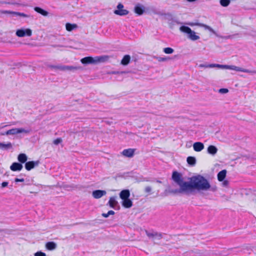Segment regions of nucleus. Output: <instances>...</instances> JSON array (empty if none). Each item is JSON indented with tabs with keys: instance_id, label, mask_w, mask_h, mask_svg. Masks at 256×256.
<instances>
[{
	"instance_id": "f8f14e48",
	"label": "nucleus",
	"mask_w": 256,
	"mask_h": 256,
	"mask_svg": "<svg viewBox=\"0 0 256 256\" xmlns=\"http://www.w3.org/2000/svg\"><path fill=\"white\" fill-rule=\"evenodd\" d=\"M116 197L112 196L110 197L109 201L107 204L109 205V206L114 209H119L120 208V206L118 205V202L116 200Z\"/></svg>"
},
{
	"instance_id": "5701e85b",
	"label": "nucleus",
	"mask_w": 256,
	"mask_h": 256,
	"mask_svg": "<svg viewBox=\"0 0 256 256\" xmlns=\"http://www.w3.org/2000/svg\"><path fill=\"white\" fill-rule=\"evenodd\" d=\"M130 58H131L130 55H124L121 60L120 64L124 66H127L130 63Z\"/></svg>"
},
{
	"instance_id": "c03bdc74",
	"label": "nucleus",
	"mask_w": 256,
	"mask_h": 256,
	"mask_svg": "<svg viewBox=\"0 0 256 256\" xmlns=\"http://www.w3.org/2000/svg\"><path fill=\"white\" fill-rule=\"evenodd\" d=\"M24 180L23 178H16L14 179V182H24Z\"/></svg>"
},
{
	"instance_id": "3c124183",
	"label": "nucleus",
	"mask_w": 256,
	"mask_h": 256,
	"mask_svg": "<svg viewBox=\"0 0 256 256\" xmlns=\"http://www.w3.org/2000/svg\"><path fill=\"white\" fill-rule=\"evenodd\" d=\"M0 4H14V3H12V2H0Z\"/></svg>"
},
{
	"instance_id": "dca6fc26",
	"label": "nucleus",
	"mask_w": 256,
	"mask_h": 256,
	"mask_svg": "<svg viewBox=\"0 0 256 256\" xmlns=\"http://www.w3.org/2000/svg\"><path fill=\"white\" fill-rule=\"evenodd\" d=\"M2 13L4 14H12L15 16H20L24 18H28L30 16L29 15L25 14L22 12H12L10 10H2Z\"/></svg>"
},
{
	"instance_id": "7c9ffc66",
	"label": "nucleus",
	"mask_w": 256,
	"mask_h": 256,
	"mask_svg": "<svg viewBox=\"0 0 256 256\" xmlns=\"http://www.w3.org/2000/svg\"><path fill=\"white\" fill-rule=\"evenodd\" d=\"M209 66L211 68H222V69H224V68L226 69V67H228V65L215 64H210Z\"/></svg>"
},
{
	"instance_id": "c9c22d12",
	"label": "nucleus",
	"mask_w": 256,
	"mask_h": 256,
	"mask_svg": "<svg viewBox=\"0 0 256 256\" xmlns=\"http://www.w3.org/2000/svg\"><path fill=\"white\" fill-rule=\"evenodd\" d=\"M239 67L235 66H228V67H226V69H230L232 70H234L237 71L238 70Z\"/></svg>"
},
{
	"instance_id": "a211bd4d",
	"label": "nucleus",
	"mask_w": 256,
	"mask_h": 256,
	"mask_svg": "<svg viewBox=\"0 0 256 256\" xmlns=\"http://www.w3.org/2000/svg\"><path fill=\"white\" fill-rule=\"evenodd\" d=\"M23 166L22 164L14 162L10 166V169L14 172L20 171L22 170Z\"/></svg>"
},
{
	"instance_id": "cd10ccee",
	"label": "nucleus",
	"mask_w": 256,
	"mask_h": 256,
	"mask_svg": "<svg viewBox=\"0 0 256 256\" xmlns=\"http://www.w3.org/2000/svg\"><path fill=\"white\" fill-rule=\"evenodd\" d=\"M27 159V156L25 154H20L18 156V160L20 164L26 162Z\"/></svg>"
},
{
	"instance_id": "c756f323",
	"label": "nucleus",
	"mask_w": 256,
	"mask_h": 256,
	"mask_svg": "<svg viewBox=\"0 0 256 256\" xmlns=\"http://www.w3.org/2000/svg\"><path fill=\"white\" fill-rule=\"evenodd\" d=\"M66 30L70 32V31L74 29L75 28H76L77 25L76 24H71L70 23H67L66 24Z\"/></svg>"
},
{
	"instance_id": "864d4df0",
	"label": "nucleus",
	"mask_w": 256,
	"mask_h": 256,
	"mask_svg": "<svg viewBox=\"0 0 256 256\" xmlns=\"http://www.w3.org/2000/svg\"><path fill=\"white\" fill-rule=\"evenodd\" d=\"M245 68H238V72H244V70Z\"/></svg>"
},
{
	"instance_id": "49530a36",
	"label": "nucleus",
	"mask_w": 256,
	"mask_h": 256,
	"mask_svg": "<svg viewBox=\"0 0 256 256\" xmlns=\"http://www.w3.org/2000/svg\"><path fill=\"white\" fill-rule=\"evenodd\" d=\"M126 72H124V71H122V72H118V71H117V72H112V74H126Z\"/></svg>"
},
{
	"instance_id": "bf43d9fd",
	"label": "nucleus",
	"mask_w": 256,
	"mask_h": 256,
	"mask_svg": "<svg viewBox=\"0 0 256 256\" xmlns=\"http://www.w3.org/2000/svg\"><path fill=\"white\" fill-rule=\"evenodd\" d=\"M156 182H158V183H162V182L160 180H157Z\"/></svg>"
},
{
	"instance_id": "6ab92c4d",
	"label": "nucleus",
	"mask_w": 256,
	"mask_h": 256,
	"mask_svg": "<svg viewBox=\"0 0 256 256\" xmlns=\"http://www.w3.org/2000/svg\"><path fill=\"white\" fill-rule=\"evenodd\" d=\"M204 147V144L201 142H196L193 144L194 150L197 152L202 151Z\"/></svg>"
},
{
	"instance_id": "13d9d810",
	"label": "nucleus",
	"mask_w": 256,
	"mask_h": 256,
	"mask_svg": "<svg viewBox=\"0 0 256 256\" xmlns=\"http://www.w3.org/2000/svg\"><path fill=\"white\" fill-rule=\"evenodd\" d=\"M252 35L256 37V32H254V34H252Z\"/></svg>"
},
{
	"instance_id": "37998d69",
	"label": "nucleus",
	"mask_w": 256,
	"mask_h": 256,
	"mask_svg": "<svg viewBox=\"0 0 256 256\" xmlns=\"http://www.w3.org/2000/svg\"><path fill=\"white\" fill-rule=\"evenodd\" d=\"M244 72H246L248 74H256V70H251L248 69H245L244 70Z\"/></svg>"
},
{
	"instance_id": "20e7f679",
	"label": "nucleus",
	"mask_w": 256,
	"mask_h": 256,
	"mask_svg": "<svg viewBox=\"0 0 256 256\" xmlns=\"http://www.w3.org/2000/svg\"><path fill=\"white\" fill-rule=\"evenodd\" d=\"M48 66L50 68L59 70L62 71H73L78 69L77 67L72 66L48 64Z\"/></svg>"
},
{
	"instance_id": "bb28decb",
	"label": "nucleus",
	"mask_w": 256,
	"mask_h": 256,
	"mask_svg": "<svg viewBox=\"0 0 256 256\" xmlns=\"http://www.w3.org/2000/svg\"><path fill=\"white\" fill-rule=\"evenodd\" d=\"M34 10L36 12L41 14L44 16H47L48 14V12L47 11L45 10H44L42 8L40 7L36 6L34 8Z\"/></svg>"
},
{
	"instance_id": "8fccbe9b",
	"label": "nucleus",
	"mask_w": 256,
	"mask_h": 256,
	"mask_svg": "<svg viewBox=\"0 0 256 256\" xmlns=\"http://www.w3.org/2000/svg\"><path fill=\"white\" fill-rule=\"evenodd\" d=\"M114 212L112 210H109L108 212V216L110 215H114Z\"/></svg>"
},
{
	"instance_id": "de8ad7c7",
	"label": "nucleus",
	"mask_w": 256,
	"mask_h": 256,
	"mask_svg": "<svg viewBox=\"0 0 256 256\" xmlns=\"http://www.w3.org/2000/svg\"><path fill=\"white\" fill-rule=\"evenodd\" d=\"M8 185V182H4L2 184V188H4V187Z\"/></svg>"
},
{
	"instance_id": "a18cd8bd",
	"label": "nucleus",
	"mask_w": 256,
	"mask_h": 256,
	"mask_svg": "<svg viewBox=\"0 0 256 256\" xmlns=\"http://www.w3.org/2000/svg\"><path fill=\"white\" fill-rule=\"evenodd\" d=\"M166 13H165V12H160V11H159L158 13V16H164V18L165 17V14H166Z\"/></svg>"
},
{
	"instance_id": "ddd939ff",
	"label": "nucleus",
	"mask_w": 256,
	"mask_h": 256,
	"mask_svg": "<svg viewBox=\"0 0 256 256\" xmlns=\"http://www.w3.org/2000/svg\"><path fill=\"white\" fill-rule=\"evenodd\" d=\"M40 164L38 160L36 161H29L26 162L25 164V168L28 170H30L34 168V167L38 166Z\"/></svg>"
},
{
	"instance_id": "052dcab7",
	"label": "nucleus",
	"mask_w": 256,
	"mask_h": 256,
	"mask_svg": "<svg viewBox=\"0 0 256 256\" xmlns=\"http://www.w3.org/2000/svg\"><path fill=\"white\" fill-rule=\"evenodd\" d=\"M212 191H214V190H215V189H214V188H212Z\"/></svg>"
},
{
	"instance_id": "6e6d98bb",
	"label": "nucleus",
	"mask_w": 256,
	"mask_h": 256,
	"mask_svg": "<svg viewBox=\"0 0 256 256\" xmlns=\"http://www.w3.org/2000/svg\"><path fill=\"white\" fill-rule=\"evenodd\" d=\"M228 184V180H224V182H223V184H224V186H227V185Z\"/></svg>"
},
{
	"instance_id": "f3484780",
	"label": "nucleus",
	"mask_w": 256,
	"mask_h": 256,
	"mask_svg": "<svg viewBox=\"0 0 256 256\" xmlns=\"http://www.w3.org/2000/svg\"><path fill=\"white\" fill-rule=\"evenodd\" d=\"M135 150H136L134 148L124 149L123 150L122 154L126 157L132 158L134 156Z\"/></svg>"
},
{
	"instance_id": "39448f33",
	"label": "nucleus",
	"mask_w": 256,
	"mask_h": 256,
	"mask_svg": "<svg viewBox=\"0 0 256 256\" xmlns=\"http://www.w3.org/2000/svg\"><path fill=\"white\" fill-rule=\"evenodd\" d=\"M30 132V129H24L23 128H14L6 132V135H14L21 133L28 134Z\"/></svg>"
},
{
	"instance_id": "f03ea898",
	"label": "nucleus",
	"mask_w": 256,
	"mask_h": 256,
	"mask_svg": "<svg viewBox=\"0 0 256 256\" xmlns=\"http://www.w3.org/2000/svg\"><path fill=\"white\" fill-rule=\"evenodd\" d=\"M108 56H96L94 58L86 56L82 58L80 62L84 64H95L98 62H104L108 60Z\"/></svg>"
},
{
	"instance_id": "2f4dec72",
	"label": "nucleus",
	"mask_w": 256,
	"mask_h": 256,
	"mask_svg": "<svg viewBox=\"0 0 256 256\" xmlns=\"http://www.w3.org/2000/svg\"><path fill=\"white\" fill-rule=\"evenodd\" d=\"M230 2V0H220V2L222 6L224 7L228 6Z\"/></svg>"
},
{
	"instance_id": "4c0bfd02",
	"label": "nucleus",
	"mask_w": 256,
	"mask_h": 256,
	"mask_svg": "<svg viewBox=\"0 0 256 256\" xmlns=\"http://www.w3.org/2000/svg\"><path fill=\"white\" fill-rule=\"evenodd\" d=\"M218 92L220 94H226L228 92V88H220L218 90Z\"/></svg>"
},
{
	"instance_id": "6e6552de",
	"label": "nucleus",
	"mask_w": 256,
	"mask_h": 256,
	"mask_svg": "<svg viewBox=\"0 0 256 256\" xmlns=\"http://www.w3.org/2000/svg\"><path fill=\"white\" fill-rule=\"evenodd\" d=\"M124 5L122 3H119L116 6V10L114 11V13L115 14L118 15L120 16H124L128 14L129 11L124 9Z\"/></svg>"
},
{
	"instance_id": "58836bf2",
	"label": "nucleus",
	"mask_w": 256,
	"mask_h": 256,
	"mask_svg": "<svg viewBox=\"0 0 256 256\" xmlns=\"http://www.w3.org/2000/svg\"><path fill=\"white\" fill-rule=\"evenodd\" d=\"M62 142V139L61 138H58L54 140L53 143L56 145H58Z\"/></svg>"
},
{
	"instance_id": "473e14b6",
	"label": "nucleus",
	"mask_w": 256,
	"mask_h": 256,
	"mask_svg": "<svg viewBox=\"0 0 256 256\" xmlns=\"http://www.w3.org/2000/svg\"><path fill=\"white\" fill-rule=\"evenodd\" d=\"M187 24H188L189 26H194V25L200 26H202L204 28L208 30V28L210 27V26H207V25H206L205 24H194L192 23V22H188V23H187Z\"/></svg>"
},
{
	"instance_id": "aec40b11",
	"label": "nucleus",
	"mask_w": 256,
	"mask_h": 256,
	"mask_svg": "<svg viewBox=\"0 0 256 256\" xmlns=\"http://www.w3.org/2000/svg\"><path fill=\"white\" fill-rule=\"evenodd\" d=\"M130 196V192L128 190H122L120 193V197L122 200L129 198Z\"/></svg>"
},
{
	"instance_id": "0eeeda50",
	"label": "nucleus",
	"mask_w": 256,
	"mask_h": 256,
	"mask_svg": "<svg viewBox=\"0 0 256 256\" xmlns=\"http://www.w3.org/2000/svg\"><path fill=\"white\" fill-rule=\"evenodd\" d=\"M164 20H166L168 22V25L170 28H172L176 24H180V22H178L173 16L172 14L170 12H167L165 14Z\"/></svg>"
},
{
	"instance_id": "a19ab883",
	"label": "nucleus",
	"mask_w": 256,
	"mask_h": 256,
	"mask_svg": "<svg viewBox=\"0 0 256 256\" xmlns=\"http://www.w3.org/2000/svg\"><path fill=\"white\" fill-rule=\"evenodd\" d=\"M34 256H46V254L45 253L40 251L36 252L34 254Z\"/></svg>"
},
{
	"instance_id": "c85d7f7f",
	"label": "nucleus",
	"mask_w": 256,
	"mask_h": 256,
	"mask_svg": "<svg viewBox=\"0 0 256 256\" xmlns=\"http://www.w3.org/2000/svg\"><path fill=\"white\" fill-rule=\"evenodd\" d=\"M12 144L10 142H8L7 144H4L2 142H0V149H2L4 150H8L9 149L12 148Z\"/></svg>"
},
{
	"instance_id": "5fc2aeb1",
	"label": "nucleus",
	"mask_w": 256,
	"mask_h": 256,
	"mask_svg": "<svg viewBox=\"0 0 256 256\" xmlns=\"http://www.w3.org/2000/svg\"><path fill=\"white\" fill-rule=\"evenodd\" d=\"M102 216L104 218H108V213H106V214L103 213V214H102Z\"/></svg>"
},
{
	"instance_id": "423d86ee",
	"label": "nucleus",
	"mask_w": 256,
	"mask_h": 256,
	"mask_svg": "<svg viewBox=\"0 0 256 256\" xmlns=\"http://www.w3.org/2000/svg\"><path fill=\"white\" fill-rule=\"evenodd\" d=\"M172 180L178 186H182L185 182L183 180L182 174L177 171H174L172 172Z\"/></svg>"
},
{
	"instance_id": "a878e982",
	"label": "nucleus",
	"mask_w": 256,
	"mask_h": 256,
	"mask_svg": "<svg viewBox=\"0 0 256 256\" xmlns=\"http://www.w3.org/2000/svg\"><path fill=\"white\" fill-rule=\"evenodd\" d=\"M186 161L190 166H194L196 165V160L195 157L189 156L187 158Z\"/></svg>"
},
{
	"instance_id": "b1692460",
	"label": "nucleus",
	"mask_w": 256,
	"mask_h": 256,
	"mask_svg": "<svg viewBox=\"0 0 256 256\" xmlns=\"http://www.w3.org/2000/svg\"><path fill=\"white\" fill-rule=\"evenodd\" d=\"M122 206L125 208H130L132 206V201L129 198H126L122 200Z\"/></svg>"
},
{
	"instance_id": "1a4fd4ad",
	"label": "nucleus",
	"mask_w": 256,
	"mask_h": 256,
	"mask_svg": "<svg viewBox=\"0 0 256 256\" xmlns=\"http://www.w3.org/2000/svg\"><path fill=\"white\" fill-rule=\"evenodd\" d=\"M16 34L18 37L30 36L32 34V31L30 28H20L16 31Z\"/></svg>"
},
{
	"instance_id": "680f3d73",
	"label": "nucleus",
	"mask_w": 256,
	"mask_h": 256,
	"mask_svg": "<svg viewBox=\"0 0 256 256\" xmlns=\"http://www.w3.org/2000/svg\"><path fill=\"white\" fill-rule=\"evenodd\" d=\"M6 126H2V128H4V127H6Z\"/></svg>"
},
{
	"instance_id": "9d476101",
	"label": "nucleus",
	"mask_w": 256,
	"mask_h": 256,
	"mask_svg": "<svg viewBox=\"0 0 256 256\" xmlns=\"http://www.w3.org/2000/svg\"><path fill=\"white\" fill-rule=\"evenodd\" d=\"M186 182H184V184L182 186H179L180 188L179 189H172V190H168V192L170 193H172L173 194H176L178 193H185V194H188V188L186 187Z\"/></svg>"
},
{
	"instance_id": "f704fd0d",
	"label": "nucleus",
	"mask_w": 256,
	"mask_h": 256,
	"mask_svg": "<svg viewBox=\"0 0 256 256\" xmlns=\"http://www.w3.org/2000/svg\"><path fill=\"white\" fill-rule=\"evenodd\" d=\"M154 58L160 62H165V61H166L167 60L170 59V58H166V57L163 58V57H160V56H155Z\"/></svg>"
},
{
	"instance_id": "393cba45",
	"label": "nucleus",
	"mask_w": 256,
	"mask_h": 256,
	"mask_svg": "<svg viewBox=\"0 0 256 256\" xmlns=\"http://www.w3.org/2000/svg\"><path fill=\"white\" fill-rule=\"evenodd\" d=\"M226 170H223L218 174V180L220 182H222L226 176Z\"/></svg>"
},
{
	"instance_id": "2eb2a0df",
	"label": "nucleus",
	"mask_w": 256,
	"mask_h": 256,
	"mask_svg": "<svg viewBox=\"0 0 256 256\" xmlns=\"http://www.w3.org/2000/svg\"><path fill=\"white\" fill-rule=\"evenodd\" d=\"M106 190H98L92 192V196L94 198L98 199L106 195Z\"/></svg>"
},
{
	"instance_id": "412c9836",
	"label": "nucleus",
	"mask_w": 256,
	"mask_h": 256,
	"mask_svg": "<svg viewBox=\"0 0 256 256\" xmlns=\"http://www.w3.org/2000/svg\"><path fill=\"white\" fill-rule=\"evenodd\" d=\"M217 148L213 145H210L208 146L207 149V152L208 154L214 156L218 152Z\"/></svg>"
},
{
	"instance_id": "e433bc0d",
	"label": "nucleus",
	"mask_w": 256,
	"mask_h": 256,
	"mask_svg": "<svg viewBox=\"0 0 256 256\" xmlns=\"http://www.w3.org/2000/svg\"><path fill=\"white\" fill-rule=\"evenodd\" d=\"M238 34H232V35H228V36H221V38H224V39H230V38H234V36H238Z\"/></svg>"
},
{
	"instance_id": "ea45409f",
	"label": "nucleus",
	"mask_w": 256,
	"mask_h": 256,
	"mask_svg": "<svg viewBox=\"0 0 256 256\" xmlns=\"http://www.w3.org/2000/svg\"><path fill=\"white\" fill-rule=\"evenodd\" d=\"M152 190V188L150 186H147L144 188V192L146 193L151 194V192Z\"/></svg>"
},
{
	"instance_id": "9b49d317",
	"label": "nucleus",
	"mask_w": 256,
	"mask_h": 256,
	"mask_svg": "<svg viewBox=\"0 0 256 256\" xmlns=\"http://www.w3.org/2000/svg\"><path fill=\"white\" fill-rule=\"evenodd\" d=\"M145 12V7L141 4H137L134 8V12L139 16L142 15Z\"/></svg>"
},
{
	"instance_id": "f257e3e1",
	"label": "nucleus",
	"mask_w": 256,
	"mask_h": 256,
	"mask_svg": "<svg viewBox=\"0 0 256 256\" xmlns=\"http://www.w3.org/2000/svg\"><path fill=\"white\" fill-rule=\"evenodd\" d=\"M186 187L188 188L190 193L194 190H207L210 188V185L205 178L201 175H198L190 178V181L186 182Z\"/></svg>"
},
{
	"instance_id": "4d7b16f0",
	"label": "nucleus",
	"mask_w": 256,
	"mask_h": 256,
	"mask_svg": "<svg viewBox=\"0 0 256 256\" xmlns=\"http://www.w3.org/2000/svg\"><path fill=\"white\" fill-rule=\"evenodd\" d=\"M4 135H6V132H2L0 134V136H4Z\"/></svg>"
},
{
	"instance_id": "4468645a",
	"label": "nucleus",
	"mask_w": 256,
	"mask_h": 256,
	"mask_svg": "<svg viewBox=\"0 0 256 256\" xmlns=\"http://www.w3.org/2000/svg\"><path fill=\"white\" fill-rule=\"evenodd\" d=\"M145 232L146 236L150 238L156 237L158 240H160L162 238V233L158 232H150L147 230H146Z\"/></svg>"
},
{
	"instance_id": "7ed1b4c3",
	"label": "nucleus",
	"mask_w": 256,
	"mask_h": 256,
	"mask_svg": "<svg viewBox=\"0 0 256 256\" xmlns=\"http://www.w3.org/2000/svg\"><path fill=\"white\" fill-rule=\"evenodd\" d=\"M180 30L184 33L188 34V38L192 40H196L200 39V36L196 34V32L192 30L190 28L185 26L180 27Z\"/></svg>"
},
{
	"instance_id": "09e8293b",
	"label": "nucleus",
	"mask_w": 256,
	"mask_h": 256,
	"mask_svg": "<svg viewBox=\"0 0 256 256\" xmlns=\"http://www.w3.org/2000/svg\"><path fill=\"white\" fill-rule=\"evenodd\" d=\"M208 30L212 32L214 34H216V32L210 26L209 27Z\"/></svg>"
},
{
	"instance_id": "4be33fe9",
	"label": "nucleus",
	"mask_w": 256,
	"mask_h": 256,
	"mask_svg": "<svg viewBox=\"0 0 256 256\" xmlns=\"http://www.w3.org/2000/svg\"><path fill=\"white\" fill-rule=\"evenodd\" d=\"M56 247V244L54 242H48L46 244V248L49 250H54Z\"/></svg>"
},
{
	"instance_id": "72a5a7b5",
	"label": "nucleus",
	"mask_w": 256,
	"mask_h": 256,
	"mask_svg": "<svg viewBox=\"0 0 256 256\" xmlns=\"http://www.w3.org/2000/svg\"><path fill=\"white\" fill-rule=\"evenodd\" d=\"M164 52L166 54H171L174 52V50L171 48H164Z\"/></svg>"
},
{
	"instance_id": "603ef678",
	"label": "nucleus",
	"mask_w": 256,
	"mask_h": 256,
	"mask_svg": "<svg viewBox=\"0 0 256 256\" xmlns=\"http://www.w3.org/2000/svg\"><path fill=\"white\" fill-rule=\"evenodd\" d=\"M160 10H152V12L154 14H157L158 15V13Z\"/></svg>"
},
{
	"instance_id": "79ce46f5",
	"label": "nucleus",
	"mask_w": 256,
	"mask_h": 256,
	"mask_svg": "<svg viewBox=\"0 0 256 256\" xmlns=\"http://www.w3.org/2000/svg\"><path fill=\"white\" fill-rule=\"evenodd\" d=\"M210 64H200L198 66L200 68H211L210 67Z\"/></svg>"
}]
</instances>
